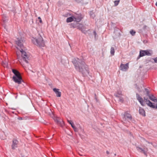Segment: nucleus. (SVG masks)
I'll list each match as a JSON object with an SVG mask.
<instances>
[{"label":"nucleus","instance_id":"nucleus-1","mask_svg":"<svg viewBox=\"0 0 157 157\" xmlns=\"http://www.w3.org/2000/svg\"><path fill=\"white\" fill-rule=\"evenodd\" d=\"M73 63L76 69L81 72L83 74L88 73V67L84 62L81 61L78 59L73 61Z\"/></svg>","mask_w":157,"mask_h":157},{"label":"nucleus","instance_id":"nucleus-2","mask_svg":"<svg viewBox=\"0 0 157 157\" xmlns=\"http://www.w3.org/2000/svg\"><path fill=\"white\" fill-rule=\"evenodd\" d=\"M23 40L22 38H17L16 41V43L18 47H17V49H19L18 47H20L21 49H19L20 52L21 54V56L23 57V60L27 63H28V60L29 59V57L28 55L22 49L23 47Z\"/></svg>","mask_w":157,"mask_h":157},{"label":"nucleus","instance_id":"nucleus-3","mask_svg":"<svg viewBox=\"0 0 157 157\" xmlns=\"http://www.w3.org/2000/svg\"><path fill=\"white\" fill-rule=\"evenodd\" d=\"M136 97L137 100L140 102L142 106H145L146 104L149 107L157 109V105L156 106L153 105V103L150 101L147 98H144V100L138 94H136Z\"/></svg>","mask_w":157,"mask_h":157},{"label":"nucleus","instance_id":"nucleus-4","mask_svg":"<svg viewBox=\"0 0 157 157\" xmlns=\"http://www.w3.org/2000/svg\"><path fill=\"white\" fill-rule=\"evenodd\" d=\"M12 72L14 74V75L13 77V81L18 84H21L23 82V80L19 72L15 69H13Z\"/></svg>","mask_w":157,"mask_h":157},{"label":"nucleus","instance_id":"nucleus-5","mask_svg":"<svg viewBox=\"0 0 157 157\" xmlns=\"http://www.w3.org/2000/svg\"><path fill=\"white\" fill-rule=\"evenodd\" d=\"M33 42L35 45L41 47L45 45L44 41L42 37L40 36L37 38H33L32 39Z\"/></svg>","mask_w":157,"mask_h":157},{"label":"nucleus","instance_id":"nucleus-6","mask_svg":"<svg viewBox=\"0 0 157 157\" xmlns=\"http://www.w3.org/2000/svg\"><path fill=\"white\" fill-rule=\"evenodd\" d=\"M132 119V117L131 115L128 112H126L124 113V117L123 118V121L126 122V121H131Z\"/></svg>","mask_w":157,"mask_h":157},{"label":"nucleus","instance_id":"nucleus-7","mask_svg":"<svg viewBox=\"0 0 157 157\" xmlns=\"http://www.w3.org/2000/svg\"><path fill=\"white\" fill-rule=\"evenodd\" d=\"M128 65V63H127L125 64H121L120 66V70L123 71H126L129 68Z\"/></svg>","mask_w":157,"mask_h":157},{"label":"nucleus","instance_id":"nucleus-8","mask_svg":"<svg viewBox=\"0 0 157 157\" xmlns=\"http://www.w3.org/2000/svg\"><path fill=\"white\" fill-rule=\"evenodd\" d=\"M53 119L58 124L61 125L63 123V121L62 120L57 117H54Z\"/></svg>","mask_w":157,"mask_h":157},{"label":"nucleus","instance_id":"nucleus-9","mask_svg":"<svg viewBox=\"0 0 157 157\" xmlns=\"http://www.w3.org/2000/svg\"><path fill=\"white\" fill-rule=\"evenodd\" d=\"M136 149L138 151L143 153L145 155L147 156V152L148 151V149L147 148H144V149L142 148L139 147H137Z\"/></svg>","mask_w":157,"mask_h":157},{"label":"nucleus","instance_id":"nucleus-10","mask_svg":"<svg viewBox=\"0 0 157 157\" xmlns=\"http://www.w3.org/2000/svg\"><path fill=\"white\" fill-rule=\"evenodd\" d=\"M147 95L149 97V98L152 101L155 102H157V98L155 97L152 95H150L148 92L147 93Z\"/></svg>","mask_w":157,"mask_h":157},{"label":"nucleus","instance_id":"nucleus-11","mask_svg":"<svg viewBox=\"0 0 157 157\" xmlns=\"http://www.w3.org/2000/svg\"><path fill=\"white\" fill-rule=\"evenodd\" d=\"M18 141L16 139H14L13 140V143L12 145V148L13 149H15L17 147V145L18 144Z\"/></svg>","mask_w":157,"mask_h":157},{"label":"nucleus","instance_id":"nucleus-12","mask_svg":"<svg viewBox=\"0 0 157 157\" xmlns=\"http://www.w3.org/2000/svg\"><path fill=\"white\" fill-rule=\"evenodd\" d=\"M74 19V21L77 22H79L82 19V17L80 14L76 15V16H73Z\"/></svg>","mask_w":157,"mask_h":157},{"label":"nucleus","instance_id":"nucleus-13","mask_svg":"<svg viewBox=\"0 0 157 157\" xmlns=\"http://www.w3.org/2000/svg\"><path fill=\"white\" fill-rule=\"evenodd\" d=\"M59 90L56 88L53 89V91L56 93V96L58 97H60L61 96V92L59 91Z\"/></svg>","mask_w":157,"mask_h":157},{"label":"nucleus","instance_id":"nucleus-14","mask_svg":"<svg viewBox=\"0 0 157 157\" xmlns=\"http://www.w3.org/2000/svg\"><path fill=\"white\" fill-rule=\"evenodd\" d=\"M139 113L142 116H145V112L144 110L141 108H140L139 110Z\"/></svg>","mask_w":157,"mask_h":157},{"label":"nucleus","instance_id":"nucleus-15","mask_svg":"<svg viewBox=\"0 0 157 157\" xmlns=\"http://www.w3.org/2000/svg\"><path fill=\"white\" fill-rule=\"evenodd\" d=\"M145 55L151 56L152 54V52L150 50H144Z\"/></svg>","mask_w":157,"mask_h":157},{"label":"nucleus","instance_id":"nucleus-16","mask_svg":"<svg viewBox=\"0 0 157 157\" xmlns=\"http://www.w3.org/2000/svg\"><path fill=\"white\" fill-rule=\"evenodd\" d=\"M73 21H74V19L73 17V16L72 17H70L68 18L67 19V23L72 22Z\"/></svg>","mask_w":157,"mask_h":157},{"label":"nucleus","instance_id":"nucleus-17","mask_svg":"<svg viewBox=\"0 0 157 157\" xmlns=\"http://www.w3.org/2000/svg\"><path fill=\"white\" fill-rule=\"evenodd\" d=\"M115 96L117 97H120L122 95L121 91H117L114 94Z\"/></svg>","mask_w":157,"mask_h":157},{"label":"nucleus","instance_id":"nucleus-18","mask_svg":"<svg viewBox=\"0 0 157 157\" xmlns=\"http://www.w3.org/2000/svg\"><path fill=\"white\" fill-rule=\"evenodd\" d=\"M110 54L111 56H113L114 55V53H115V50L114 49V48L113 47H111L110 49Z\"/></svg>","mask_w":157,"mask_h":157},{"label":"nucleus","instance_id":"nucleus-19","mask_svg":"<svg viewBox=\"0 0 157 157\" xmlns=\"http://www.w3.org/2000/svg\"><path fill=\"white\" fill-rule=\"evenodd\" d=\"M145 53L144 52V50H141L140 51V55L139 56L140 57H142L144 56H145Z\"/></svg>","mask_w":157,"mask_h":157},{"label":"nucleus","instance_id":"nucleus-20","mask_svg":"<svg viewBox=\"0 0 157 157\" xmlns=\"http://www.w3.org/2000/svg\"><path fill=\"white\" fill-rule=\"evenodd\" d=\"M68 122L71 125L72 128L74 126V125L73 122L70 120H67Z\"/></svg>","mask_w":157,"mask_h":157},{"label":"nucleus","instance_id":"nucleus-21","mask_svg":"<svg viewBox=\"0 0 157 157\" xmlns=\"http://www.w3.org/2000/svg\"><path fill=\"white\" fill-rule=\"evenodd\" d=\"M82 28H83L84 27L82 25L80 24L78 29H79V30H81L82 32H83Z\"/></svg>","mask_w":157,"mask_h":157},{"label":"nucleus","instance_id":"nucleus-22","mask_svg":"<svg viewBox=\"0 0 157 157\" xmlns=\"http://www.w3.org/2000/svg\"><path fill=\"white\" fill-rule=\"evenodd\" d=\"M119 1H120L119 0L115 1L114 2L115 6H117L118 4Z\"/></svg>","mask_w":157,"mask_h":157},{"label":"nucleus","instance_id":"nucleus-23","mask_svg":"<svg viewBox=\"0 0 157 157\" xmlns=\"http://www.w3.org/2000/svg\"><path fill=\"white\" fill-rule=\"evenodd\" d=\"M130 33L132 35H134L136 32L133 30H131L130 31Z\"/></svg>","mask_w":157,"mask_h":157},{"label":"nucleus","instance_id":"nucleus-24","mask_svg":"<svg viewBox=\"0 0 157 157\" xmlns=\"http://www.w3.org/2000/svg\"><path fill=\"white\" fill-rule=\"evenodd\" d=\"M72 128H73L75 131L76 132L77 131V129L75 126H74L72 127Z\"/></svg>","mask_w":157,"mask_h":157},{"label":"nucleus","instance_id":"nucleus-25","mask_svg":"<svg viewBox=\"0 0 157 157\" xmlns=\"http://www.w3.org/2000/svg\"><path fill=\"white\" fill-rule=\"evenodd\" d=\"M38 19L40 20L39 21L40 23H42V21L41 19V18L40 17H38Z\"/></svg>","mask_w":157,"mask_h":157},{"label":"nucleus","instance_id":"nucleus-26","mask_svg":"<svg viewBox=\"0 0 157 157\" xmlns=\"http://www.w3.org/2000/svg\"><path fill=\"white\" fill-rule=\"evenodd\" d=\"M154 60L155 63H157V57L154 59Z\"/></svg>","mask_w":157,"mask_h":157},{"label":"nucleus","instance_id":"nucleus-27","mask_svg":"<svg viewBox=\"0 0 157 157\" xmlns=\"http://www.w3.org/2000/svg\"><path fill=\"white\" fill-rule=\"evenodd\" d=\"M119 101L121 102H122L123 101V98H120L119 99Z\"/></svg>","mask_w":157,"mask_h":157},{"label":"nucleus","instance_id":"nucleus-28","mask_svg":"<svg viewBox=\"0 0 157 157\" xmlns=\"http://www.w3.org/2000/svg\"><path fill=\"white\" fill-rule=\"evenodd\" d=\"M93 33H94V35H95V36H96V32L95 31H94L93 32Z\"/></svg>","mask_w":157,"mask_h":157},{"label":"nucleus","instance_id":"nucleus-29","mask_svg":"<svg viewBox=\"0 0 157 157\" xmlns=\"http://www.w3.org/2000/svg\"><path fill=\"white\" fill-rule=\"evenodd\" d=\"M3 66L4 67H6V64L4 63V65L3 64Z\"/></svg>","mask_w":157,"mask_h":157},{"label":"nucleus","instance_id":"nucleus-30","mask_svg":"<svg viewBox=\"0 0 157 157\" xmlns=\"http://www.w3.org/2000/svg\"><path fill=\"white\" fill-rule=\"evenodd\" d=\"M155 5L157 6V2H156Z\"/></svg>","mask_w":157,"mask_h":157},{"label":"nucleus","instance_id":"nucleus-31","mask_svg":"<svg viewBox=\"0 0 157 157\" xmlns=\"http://www.w3.org/2000/svg\"><path fill=\"white\" fill-rule=\"evenodd\" d=\"M147 142V143H149H149H149V142Z\"/></svg>","mask_w":157,"mask_h":157}]
</instances>
